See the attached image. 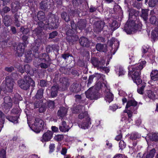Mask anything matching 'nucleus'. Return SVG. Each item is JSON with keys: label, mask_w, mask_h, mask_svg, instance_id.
Segmentation results:
<instances>
[{"label": "nucleus", "mask_w": 158, "mask_h": 158, "mask_svg": "<svg viewBox=\"0 0 158 158\" xmlns=\"http://www.w3.org/2000/svg\"><path fill=\"white\" fill-rule=\"evenodd\" d=\"M11 9L9 7L5 6L0 10V13L2 16L5 15V14L10 11Z\"/></svg>", "instance_id": "58836bf2"}, {"label": "nucleus", "mask_w": 158, "mask_h": 158, "mask_svg": "<svg viewBox=\"0 0 158 158\" xmlns=\"http://www.w3.org/2000/svg\"><path fill=\"white\" fill-rule=\"evenodd\" d=\"M59 89L58 85H53L50 90V96L52 98L56 97L57 95L58 90Z\"/></svg>", "instance_id": "6ab92c4d"}, {"label": "nucleus", "mask_w": 158, "mask_h": 158, "mask_svg": "<svg viewBox=\"0 0 158 158\" xmlns=\"http://www.w3.org/2000/svg\"><path fill=\"white\" fill-rule=\"evenodd\" d=\"M150 22L152 24H154L158 27V19L155 16H152L151 17Z\"/></svg>", "instance_id": "79ce46f5"}, {"label": "nucleus", "mask_w": 158, "mask_h": 158, "mask_svg": "<svg viewBox=\"0 0 158 158\" xmlns=\"http://www.w3.org/2000/svg\"><path fill=\"white\" fill-rule=\"evenodd\" d=\"M46 110V107L45 105L43 104L40 107L39 112L40 113H43Z\"/></svg>", "instance_id": "0e129e2a"}, {"label": "nucleus", "mask_w": 158, "mask_h": 158, "mask_svg": "<svg viewBox=\"0 0 158 158\" xmlns=\"http://www.w3.org/2000/svg\"><path fill=\"white\" fill-rule=\"evenodd\" d=\"M146 95L150 98L153 99L155 97V95L151 90H148L146 91Z\"/></svg>", "instance_id": "de8ad7c7"}, {"label": "nucleus", "mask_w": 158, "mask_h": 158, "mask_svg": "<svg viewBox=\"0 0 158 158\" xmlns=\"http://www.w3.org/2000/svg\"><path fill=\"white\" fill-rule=\"evenodd\" d=\"M37 17L38 20L45 21V13L41 11H39L37 15Z\"/></svg>", "instance_id": "ea45409f"}, {"label": "nucleus", "mask_w": 158, "mask_h": 158, "mask_svg": "<svg viewBox=\"0 0 158 158\" xmlns=\"http://www.w3.org/2000/svg\"><path fill=\"white\" fill-rule=\"evenodd\" d=\"M105 99L106 102L110 103L113 100V95L110 92H107Z\"/></svg>", "instance_id": "e433bc0d"}, {"label": "nucleus", "mask_w": 158, "mask_h": 158, "mask_svg": "<svg viewBox=\"0 0 158 158\" xmlns=\"http://www.w3.org/2000/svg\"><path fill=\"white\" fill-rule=\"evenodd\" d=\"M129 12V15L130 18H131L132 16L133 15H135L137 11L132 8H129L128 10Z\"/></svg>", "instance_id": "5fc2aeb1"}, {"label": "nucleus", "mask_w": 158, "mask_h": 158, "mask_svg": "<svg viewBox=\"0 0 158 158\" xmlns=\"http://www.w3.org/2000/svg\"><path fill=\"white\" fill-rule=\"evenodd\" d=\"M69 85V80L67 78L64 77L60 79L59 88L61 90H65L67 89Z\"/></svg>", "instance_id": "ddd939ff"}, {"label": "nucleus", "mask_w": 158, "mask_h": 158, "mask_svg": "<svg viewBox=\"0 0 158 158\" xmlns=\"http://www.w3.org/2000/svg\"><path fill=\"white\" fill-rule=\"evenodd\" d=\"M96 48L98 51L106 52L107 51V46L105 44H102L100 43H98L96 44Z\"/></svg>", "instance_id": "4be33fe9"}, {"label": "nucleus", "mask_w": 158, "mask_h": 158, "mask_svg": "<svg viewBox=\"0 0 158 158\" xmlns=\"http://www.w3.org/2000/svg\"><path fill=\"white\" fill-rule=\"evenodd\" d=\"M70 128L68 125L66 124V122L65 121H62L61 123V125L59 126V129L61 131H68Z\"/></svg>", "instance_id": "bb28decb"}, {"label": "nucleus", "mask_w": 158, "mask_h": 158, "mask_svg": "<svg viewBox=\"0 0 158 158\" xmlns=\"http://www.w3.org/2000/svg\"><path fill=\"white\" fill-rule=\"evenodd\" d=\"M148 9H142L141 16L143 18L144 21H146L148 19Z\"/></svg>", "instance_id": "2f4dec72"}, {"label": "nucleus", "mask_w": 158, "mask_h": 158, "mask_svg": "<svg viewBox=\"0 0 158 158\" xmlns=\"http://www.w3.org/2000/svg\"><path fill=\"white\" fill-rule=\"evenodd\" d=\"M90 124V118L89 117H87L85 118V120L81 124L79 125V126L81 128L85 129L88 128Z\"/></svg>", "instance_id": "5701e85b"}, {"label": "nucleus", "mask_w": 158, "mask_h": 158, "mask_svg": "<svg viewBox=\"0 0 158 158\" xmlns=\"http://www.w3.org/2000/svg\"><path fill=\"white\" fill-rule=\"evenodd\" d=\"M143 68V65L140 64H139L135 65L132 68H128V74H131V77L134 82L137 85L140 84L142 82L141 79L140 78L141 70Z\"/></svg>", "instance_id": "f257e3e1"}, {"label": "nucleus", "mask_w": 158, "mask_h": 158, "mask_svg": "<svg viewBox=\"0 0 158 158\" xmlns=\"http://www.w3.org/2000/svg\"><path fill=\"white\" fill-rule=\"evenodd\" d=\"M12 19L10 16L6 15L3 18V22L4 25L6 27L10 26L12 23Z\"/></svg>", "instance_id": "cd10ccee"}, {"label": "nucleus", "mask_w": 158, "mask_h": 158, "mask_svg": "<svg viewBox=\"0 0 158 158\" xmlns=\"http://www.w3.org/2000/svg\"><path fill=\"white\" fill-rule=\"evenodd\" d=\"M61 18L64 19L65 21L68 22L70 20V18L69 15H67V13L65 12H63L61 15Z\"/></svg>", "instance_id": "49530a36"}, {"label": "nucleus", "mask_w": 158, "mask_h": 158, "mask_svg": "<svg viewBox=\"0 0 158 158\" xmlns=\"http://www.w3.org/2000/svg\"><path fill=\"white\" fill-rule=\"evenodd\" d=\"M156 151L155 148L151 150L146 156V158H153L156 153Z\"/></svg>", "instance_id": "37998d69"}, {"label": "nucleus", "mask_w": 158, "mask_h": 158, "mask_svg": "<svg viewBox=\"0 0 158 158\" xmlns=\"http://www.w3.org/2000/svg\"><path fill=\"white\" fill-rule=\"evenodd\" d=\"M34 34L40 38L42 35V29L40 27H37L34 31Z\"/></svg>", "instance_id": "c9c22d12"}, {"label": "nucleus", "mask_w": 158, "mask_h": 158, "mask_svg": "<svg viewBox=\"0 0 158 158\" xmlns=\"http://www.w3.org/2000/svg\"><path fill=\"white\" fill-rule=\"evenodd\" d=\"M119 26L118 23L116 20L113 21L110 25V26L114 30L118 28L119 27Z\"/></svg>", "instance_id": "864d4df0"}, {"label": "nucleus", "mask_w": 158, "mask_h": 158, "mask_svg": "<svg viewBox=\"0 0 158 158\" xmlns=\"http://www.w3.org/2000/svg\"><path fill=\"white\" fill-rule=\"evenodd\" d=\"M24 69L26 72L31 75H33L34 73V71L32 68L28 64H27L24 66Z\"/></svg>", "instance_id": "473e14b6"}, {"label": "nucleus", "mask_w": 158, "mask_h": 158, "mask_svg": "<svg viewBox=\"0 0 158 158\" xmlns=\"http://www.w3.org/2000/svg\"><path fill=\"white\" fill-rule=\"evenodd\" d=\"M85 108L82 106L78 105L76 106H73L71 108L72 112L73 113L76 114L80 113L84 110Z\"/></svg>", "instance_id": "c85d7f7f"}, {"label": "nucleus", "mask_w": 158, "mask_h": 158, "mask_svg": "<svg viewBox=\"0 0 158 158\" xmlns=\"http://www.w3.org/2000/svg\"><path fill=\"white\" fill-rule=\"evenodd\" d=\"M6 152L5 150L2 149L0 151V157L2 158H6Z\"/></svg>", "instance_id": "338daca9"}, {"label": "nucleus", "mask_w": 158, "mask_h": 158, "mask_svg": "<svg viewBox=\"0 0 158 158\" xmlns=\"http://www.w3.org/2000/svg\"><path fill=\"white\" fill-rule=\"evenodd\" d=\"M18 83L19 86L24 90L28 89L30 85L33 87L35 86L34 81L27 74L24 76L23 79L19 80Z\"/></svg>", "instance_id": "f03ea898"}, {"label": "nucleus", "mask_w": 158, "mask_h": 158, "mask_svg": "<svg viewBox=\"0 0 158 158\" xmlns=\"http://www.w3.org/2000/svg\"><path fill=\"white\" fill-rule=\"evenodd\" d=\"M43 56H45V58L42 59V61L44 62H42L40 63H36V61H34V64L36 67H38L40 66L42 69H46L50 65V59L48 55H47L46 53L43 54Z\"/></svg>", "instance_id": "423d86ee"}, {"label": "nucleus", "mask_w": 158, "mask_h": 158, "mask_svg": "<svg viewBox=\"0 0 158 158\" xmlns=\"http://www.w3.org/2000/svg\"><path fill=\"white\" fill-rule=\"evenodd\" d=\"M43 104V103H42V102L41 100L36 101L33 103L34 108L35 109L39 108Z\"/></svg>", "instance_id": "603ef678"}, {"label": "nucleus", "mask_w": 158, "mask_h": 158, "mask_svg": "<svg viewBox=\"0 0 158 158\" xmlns=\"http://www.w3.org/2000/svg\"><path fill=\"white\" fill-rule=\"evenodd\" d=\"M78 39V36L76 35H73L71 36H68L66 37L67 41L69 44H73L74 43L77 41Z\"/></svg>", "instance_id": "393cba45"}, {"label": "nucleus", "mask_w": 158, "mask_h": 158, "mask_svg": "<svg viewBox=\"0 0 158 158\" xmlns=\"http://www.w3.org/2000/svg\"><path fill=\"white\" fill-rule=\"evenodd\" d=\"M26 47V45L24 43H19L16 48L15 47V49L16 51V55L19 57L22 56L24 52Z\"/></svg>", "instance_id": "9d476101"}, {"label": "nucleus", "mask_w": 158, "mask_h": 158, "mask_svg": "<svg viewBox=\"0 0 158 158\" xmlns=\"http://www.w3.org/2000/svg\"><path fill=\"white\" fill-rule=\"evenodd\" d=\"M86 20L85 19H81L77 22V25L79 29L82 31L86 27Z\"/></svg>", "instance_id": "b1692460"}, {"label": "nucleus", "mask_w": 158, "mask_h": 158, "mask_svg": "<svg viewBox=\"0 0 158 158\" xmlns=\"http://www.w3.org/2000/svg\"><path fill=\"white\" fill-rule=\"evenodd\" d=\"M20 112V109L19 108H14L12 110V112L14 114H18Z\"/></svg>", "instance_id": "774afa93"}, {"label": "nucleus", "mask_w": 158, "mask_h": 158, "mask_svg": "<svg viewBox=\"0 0 158 158\" xmlns=\"http://www.w3.org/2000/svg\"><path fill=\"white\" fill-rule=\"evenodd\" d=\"M137 102H136L134 100H129L127 102L126 108L128 109L131 106L135 107L137 106Z\"/></svg>", "instance_id": "72a5a7b5"}, {"label": "nucleus", "mask_w": 158, "mask_h": 158, "mask_svg": "<svg viewBox=\"0 0 158 158\" xmlns=\"http://www.w3.org/2000/svg\"><path fill=\"white\" fill-rule=\"evenodd\" d=\"M152 38L155 41L158 37V33L155 31H153L151 33Z\"/></svg>", "instance_id": "4d7b16f0"}, {"label": "nucleus", "mask_w": 158, "mask_h": 158, "mask_svg": "<svg viewBox=\"0 0 158 158\" xmlns=\"http://www.w3.org/2000/svg\"><path fill=\"white\" fill-rule=\"evenodd\" d=\"M79 42L81 46L87 48H89L92 43L87 38L84 36L80 37L79 39Z\"/></svg>", "instance_id": "4468645a"}, {"label": "nucleus", "mask_w": 158, "mask_h": 158, "mask_svg": "<svg viewBox=\"0 0 158 158\" xmlns=\"http://www.w3.org/2000/svg\"><path fill=\"white\" fill-rule=\"evenodd\" d=\"M25 62L27 63L30 62L32 60L33 55L32 51L30 50L26 52L25 53Z\"/></svg>", "instance_id": "7c9ffc66"}, {"label": "nucleus", "mask_w": 158, "mask_h": 158, "mask_svg": "<svg viewBox=\"0 0 158 158\" xmlns=\"http://www.w3.org/2000/svg\"><path fill=\"white\" fill-rule=\"evenodd\" d=\"M150 76L152 80L151 82L156 81L157 84H158V70H155L152 71Z\"/></svg>", "instance_id": "a878e982"}, {"label": "nucleus", "mask_w": 158, "mask_h": 158, "mask_svg": "<svg viewBox=\"0 0 158 158\" xmlns=\"http://www.w3.org/2000/svg\"><path fill=\"white\" fill-rule=\"evenodd\" d=\"M158 4V0H151L148 2V5L150 7H154Z\"/></svg>", "instance_id": "8fccbe9b"}, {"label": "nucleus", "mask_w": 158, "mask_h": 158, "mask_svg": "<svg viewBox=\"0 0 158 158\" xmlns=\"http://www.w3.org/2000/svg\"><path fill=\"white\" fill-rule=\"evenodd\" d=\"M5 81V83H3L2 84V90L5 93L6 92H12L14 83L13 79L7 76L6 78Z\"/></svg>", "instance_id": "20e7f679"}, {"label": "nucleus", "mask_w": 158, "mask_h": 158, "mask_svg": "<svg viewBox=\"0 0 158 158\" xmlns=\"http://www.w3.org/2000/svg\"><path fill=\"white\" fill-rule=\"evenodd\" d=\"M141 28V25L136 24L133 20L127 21L124 26V30L128 34H131L140 31Z\"/></svg>", "instance_id": "7ed1b4c3"}, {"label": "nucleus", "mask_w": 158, "mask_h": 158, "mask_svg": "<svg viewBox=\"0 0 158 158\" xmlns=\"http://www.w3.org/2000/svg\"><path fill=\"white\" fill-rule=\"evenodd\" d=\"M81 90V86L79 84L74 83L70 88V91L73 93H77Z\"/></svg>", "instance_id": "f3484780"}, {"label": "nucleus", "mask_w": 158, "mask_h": 158, "mask_svg": "<svg viewBox=\"0 0 158 158\" xmlns=\"http://www.w3.org/2000/svg\"><path fill=\"white\" fill-rule=\"evenodd\" d=\"M87 112L86 111H85L84 112L80 113L78 115V118H79L81 119L87 116Z\"/></svg>", "instance_id": "69168bd1"}, {"label": "nucleus", "mask_w": 158, "mask_h": 158, "mask_svg": "<svg viewBox=\"0 0 158 158\" xmlns=\"http://www.w3.org/2000/svg\"><path fill=\"white\" fill-rule=\"evenodd\" d=\"M47 106L48 109L52 110L55 108V103L54 101L49 100L47 101Z\"/></svg>", "instance_id": "c03bdc74"}, {"label": "nucleus", "mask_w": 158, "mask_h": 158, "mask_svg": "<svg viewBox=\"0 0 158 158\" xmlns=\"http://www.w3.org/2000/svg\"><path fill=\"white\" fill-rule=\"evenodd\" d=\"M150 139L152 141L157 142L158 141V133H152L150 135Z\"/></svg>", "instance_id": "a18cd8bd"}, {"label": "nucleus", "mask_w": 158, "mask_h": 158, "mask_svg": "<svg viewBox=\"0 0 158 158\" xmlns=\"http://www.w3.org/2000/svg\"><path fill=\"white\" fill-rule=\"evenodd\" d=\"M58 33L56 31H53L49 34L48 39H53L57 35Z\"/></svg>", "instance_id": "680f3d73"}, {"label": "nucleus", "mask_w": 158, "mask_h": 158, "mask_svg": "<svg viewBox=\"0 0 158 158\" xmlns=\"http://www.w3.org/2000/svg\"><path fill=\"white\" fill-rule=\"evenodd\" d=\"M56 48V45L54 44L47 45L45 48L46 52L48 53L51 52L52 50H54Z\"/></svg>", "instance_id": "a19ab883"}, {"label": "nucleus", "mask_w": 158, "mask_h": 158, "mask_svg": "<svg viewBox=\"0 0 158 158\" xmlns=\"http://www.w3.org/2000/svg\"><path fill=\"white\" fill-rule=\"evenodd\" d=\"M90 60L92 64L98 69H99L102 65L105 64V60H99L96 58L93 57Z\"/></svg>", "instance_id": "9b49d317"}, {"label": "nucleus", "mask_w": 158, "mask_h": 158, "mask_svg": "<svg viewBox=\"0 0 158 158\" xmlns=\"http://www.w3.org/2000/svg\"><path fill=\"white\" fill-rule=\"evenodd\" d=\"M5 114L0 110V122L2 123H4L5 121Z\"/></svg>", "instance_id": "bf43d9fd"}, {"label": "nucleus", "mask_w": 158, "mask_h": 158, "mask_svg": "<svg viewBox=\"0 0 158 158\" xmlns=\"http://www.w3.org/2000/svg\"><path fill=\"white\" fill-rule=\"evenodd\" d=\"M44 123L39 117L35 118L34 123L31 127V129L37 133H39L43 129Z\"/></svg>", "instance_id": "39448f33"}, {"label": "nucleus", "mask_w": 158, "mask_h": 158, "mask_svg": "<svg viewBox=\"0 0 158 158\" xmlns=\"http://www.w3.org/2000/svg\"><path fill=\"white\" fill-rule=\"evenodd\" d=\"M94 78V75H92L90 76L88 79V82L87 83V86L88 87L90 86V84L92 82Z\"/></svg>", "instance_id": "e2e57ef3"}, {"label": "nucleus", "mask_w": 158, "mask_h": 158, "mask_svg": "<svg viewBox=\"0 0 158 158\" xmlns=\"http://www.w3.org/2000/svg\"><path fill=\"white\" fill-rule=\"evenodd\" d=\"M19 118L18 115L15 116H7L6 117V118L10 121L14 123H18V119Z\"/></svg>", "instance_id": "4c0bfd02"}, {"label": "nucleus", "mask_w": 158, "mask_h": 158, "mask_svg": "<svg viewBox=\"0 0 158 158\" xmlns=\"http://www.w3.org/2000/svg\"><path fill=\"white\" fill-rule=\"evenodd\" d=\"M60 70L61 73L64 74H67V73H69V72H68L67 71H70L71 73L74 76L77 75L78 73L77 70L73 69L72 68H69L67 69L64 67H61L60 68Z\"/></svg>", "instance_id": "aec40b11"}, {"label": "nucleus", "mask_w": 158, "mask_h": 158, "mask_svg": "<svg viewBox=\"0 0 158 158\" xmlns=\"http://www.w3.org/2000/svg\"><path fill=\"white\" fill-rule=\"evenodd\" d=\"M48 21V22L46 25H48L50 28L54 29L58 27L59 24L58 17H56L54 15H52L49 18Z\"/></svg>", "instance_id": "0eeeda50"}, {"label": "nucleus", "mask_w": 158, "mask_h": 158, "mask_svg": "<svg viewBox=\"0 0 158 158\" xmlns=\"http://www.w3.org/2000/svg\"><path fill=\"white\" fill-rule=\"evenodd\" d=\"M67 109L65 107H60L57 111L58 116L62 118L65 116L67 113Z\"/></svg>", "instance_id": "412c9836"}, {"label": "nucleus", "mask_w": 158, "mask_h": 158, "mask_svg": "<svg viewBox=\"0 0 158 158\" xmlns=\"http://www.w3.org/2000/svg\"><path fill=\"white\" fill-rule=\"evenodd\" d=\"M64 138V135H56L54 137L55 140L57 141H60Z\"/></svg>", "instance_id": "6e6d98bb"}, {"label": "nucleus", "mask_w": 158, "mask_h": 158, "mask_svg": "<svg viewBox=\"0 0 158 158\" xmlns=\"http://www.w3.org/2000/svg\"><path fill=\"white\" fill-rule=\"evenodd\" d=\"M105 23L103 21H97L94 23V31L97 33H98L102 31L103 29Z\"/></svg>", "instance_id": "f8f14e48"}, {"label": "nucleus", "mask_w": 158, "mask_h": 158, "mask_svg": "<svg viewBox=\"0 0 158 158\" xmlns=\"http://www.w3.org/2000/svg\"><path fill=\"white\" fill-rule=\"evenodd\" d=\"M51 7V2L48 0H44L40 3V8L43 10H46Z\"/></svg>", "instance_id": "dca6fc26"}, {"label": "nucleus", "mask_w": 158, "mask_h": 158, "mask_svg": "<svg viewBox=\"0 0 158 158\" xmlns=\"http://www.w3.org/2000/svg\"><path fill=\"white\" fill-rule=\"evenodd\" d=\"M132 6L138 9H139L141 7V4L138 2L136 1H134L132 5Z\"/></svg>", "instance_id": "052dcab7"}, {"label": "nucleus", "mask_w": 158, "mask_h": 158, "mask_svg": "<svg viewBox=\"0 0 158 158\" xmlns=\"http://www.w3.org/2000/svg\"><path fill=\"white\" fill-rule=\"evenodd\" d=\"M44 91V89L42 88L39 89L35 96V98L38 99L42 98L43 97Z\"/></svg>", "instance_id": "f704fd0d"}, {"label": "nucleus", "mask_w": 158, "mask_h": 158, "mask_svg": "<svg viewBox=\"0 0 158 158\" xmlns=\"http://www.w3.org/2000/svg\"><path fill=\"white\" fill-rule=\"evenodd\" d=\"M85 94L86 98L91 100L97 99L98 97V92L95 91L94 88L90 87Z\"/></svg>", "instance_id": "6e6552de"}, {"label": "nucleus", "mask_w": 158, "mask_h": 158, "mask_svg": "<svg viewBox=\"0 0 158 158\" xmlns=\"http://www.w3.org/2000/svg\"><path fill=\"white\" fill-rule=\"evenodd\" d=\"M11 7L12 13H14L20 8V3L19 2L15 1L11 3Z\"/></svg>", "instance_id": "a211bd4d"}, {"label": "nucleus", "mask_w": 158, "mask_h": 158, "mask_svg": "<svg viewBox=\"0 0 158 158\" xmlns=\"http://www.w3.org/2000/svg\"><path fill=\"white\" fill-rule=\"evenodd\" d=\"M53 134V133L52 131H48L43 134L42 138L41 140V141L44 142L50 140L52 137Z\"/></svg>", "instance_id": "2eb2a0df"}, {"label": "nucleus", "mask_w": 158, "mask_h": 158, "mask_svg": "<svg viewBox=\"0 0 158 158\" xmlns=\"http://www.w3.org/2000/svg\"><path fill=\"white\" fill-rule=\"evenodd\" d=\"M4 103L2 104V108L8 112L12 106L11 99L10 96H7L4 98Z\"/></svg>", "instance_id": "1a4fd4ad"}, {"label": "nucleus", "mask_w": 158, "mask_h": 158, "mask_svg": "<svg viewBox=\"0 0 158 158\" xmlns=\"http://www.w3.org/2000/svg\"><path fill=\"white\" fill-rule=\"evenodd\" d=\"M102 87V84L100 82H98L94 86L91 87V88H94L95 91L98 92V91L101 89Z\"/></svg>", "instance_id": "3c124183"}, {"label": "nucleus", "mask_w": 158, "mask_h": 158, "mask_svg": "<svg viewBox=\"0 0 158 158\" xmlns=\"http://www.w3.org/2000/svg\"><path fill=\"white\" fill-rule=\"evenodd\" d=\"M64 29L66 32V34L67 36H71V35H72L74 34L75 32V31L73 30L70 29V25L69 24H66Z\"/></svg>", "instance_id": "c756f323"}, {"label": "nucleus", "mask_w": 158, "mask_h": 158, "mask_svg": "<svg viewBox=\"0 0 158 158\" xmlns=\"http://www.w3.org/2000/svg\"><path fill=\"white\" fill-rule=\"evenodd\" d=\"M145 84L144 85H143L140 87H139L137 91L138 92L141 94H143V93L144 88L145 86Z\"/></svg>", "instance_id": "13d9d810"}, {"label": "nucleus", "mask_w": 158, "mask_h": 158, "mask_svg": "<svg viewBox=\"0 0 158 158\" xmlns=\"http://www.w3.org/2000/svg\"><path fill=\"white\" fill-rule=\"evenodd\" d=\"M108 43L110 46H112L114 43L116 44V46L119 45L118 42L115 38H113L108 41Z\"/></svg>", "instance_id": "09e8293b"}]
</instances>
